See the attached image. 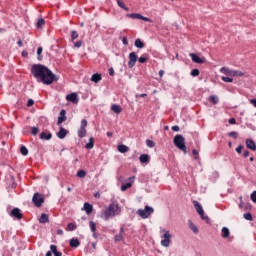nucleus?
Masks as SVG:
<instances>
[{"instance_id": "obj_21", "label": "nucleus", "mask_w": 256, "mask_h": 256, "mask_svg": "<svg viewBox=\"0 0 256 256\" xmlns=\"http://www.w3.org/2000/svg\"><path fill=\"white\" fill-rule=\"evenodd\" d=\"M111 111H113L114 113H116L117 115H119V113H121L123 111V108H121L120 105L118 104H113L111 106Z\"/></svg>"}, {"instance_id": "obj_54", "label": "nucleus", "mask_w": 256, "mask_h": 256, "mask_svg": "<svg viewBox=\"0 0 256 256\" xmlns=\"http://www.w3.org/2000/svg\"><path fill=\"white\" fill-rule=\"evenodd\" d=\"M32 105H35V101H33V99H29L27 102V107H32Z\"/></svg>"}, {"instance_id": "obj_26", "label": "nucleus", "mask_w": 256, "mask_h": 256, "mask_svg": "<svg viewBox=\"0 0 256 256\" xmlns=\"http://www.w3.org/2000/svg\"><path fill=\"white\" fill-rule=\"evenodd\" d=\"M140 163H149V155L147 154H142L139 157Z\"/></svg>"}, {"instance_id": "obj_38", "label": "nucleus", "mask_w": 256, "mask_h": 256, "mask_svg": "<svg viewBox=\"0 0 256 256\" xmlns=\"http://www.w3.org/2000/svg\"><path fill=\"white\" fill-rule=\"evenodd\" d=\"M20 153H21L22 155H24V156H27V155H29V150L27 149V147L21 146V148H20Z\"/></svg>"}, {"instance_id": "obj_55", "label": "nucleus", "mask_w": 256, "mask_h": 256, "mask_svg": "<svg viewBox=\"0 0 256 256\" xmlns=\"http://www.w3.org/2000/svg\"><path fill=\"white\" fill-rule=\"evenodd\" d=\"M242 151H243V146H242V145H239V146L236 148V152H238L239 154H241Z\"/></svg>"}, {"instance_id": "obj_7", "label": "nucleus", "mask_w": 256, "mask_h": 256, "mask_svg": "<svg viewBox=\"0 0 256 256\" xmlns=\"http://www.w3.org/2000/svg\"><path fill=\"white\" fill-rule=\"evenodd\" d=\"M32 202L34 203V205L36 207H41V205H43V203H45V197H43L42 194L35 193L32 198Z\"/></svg>"}, {"instance_id": "obj_36", "label": "nucleus", "mask_w": 256, "mask_h": 256, "mask_svg": "<svg viewBox=\"0 0 256 256\" xmlns=\"http://www.w3.org/2000/svg\"><path fill=\"white\" fill-rule=\"evenodd\" d=\"M79 38V33H77V31L72 30L71 31V41L75 42V39Z\"/></svg>"}, {"instance_id": "obj_35", "label": "nucleus", "mask_w": 256, "mask_h": 256, "mask_svg": "<svg viewBox=\"0 0 256 256\" xmlns=\"http://www.w3.org/2000/svg\"><path fill=\"white\" fill-rule=\"evenodd\" d=\"M229 235H230L229 229L227 227H223L222 228V237L224 239H227V237H229Z\"/></svg>"}, {"instance_id": "obj_5", "label": "nucleus", "mask_w": 256, "mask_h": 256, "mask_svg": "<svg viewBox=\"0 0 256 256\" xmlns=\"http://www.w3.org/2000/svg\"><path fill=\"white\" fill-rule=\"evenodd\" d=\"M161 233H163V235H161L162 247H169V245H171V234L168 230H161Z\"/></svg>"}, {"instance_id": "obj_58", "label": "nucleus", "mask_w": 256, "mask_h": 256, "mask_svg": "<svg viewBox=\"0 0 256 256\" xmlns=\"http://www.w3.org/2000/svg\"><path fill=\"white\" fill-rule=\"evenodd\" d=\"M250 103H251V105H253V107L256 108V99H251Z\"/></svg>"}, {"instance_id": "obj_64", "label": "nucleus", "mask_w": 256, "mask_h": 256, "mask_svg": "<svg viewBox=\"0 0 256 256\" xmlns=\"http://www.w3.org/2000/svg\"><path fill=\"white\" fill-rule=\"evenodd\" d=\"M46 256H53V252H52V251H48V252L46 253Z\"/></svg>"}, {"instance_id": "obj_30", "label": "nucleus", "mask_w": 256, "mask_h": 256, "mask_svg": "<svg viewBox=\"0 0 256 256\" xmlns=\"http://www.w3.org/2000/svg\"><path fill=\"white\" fill-rule=\"evenodd\" d=\"M134 45L138 49H143V47H145V44L143 43V41H141V39H136Z\"/></svg>"}, {"instance_id": "obj_44", "label": "nucleus", "mask_w": 256, "mask_h": 256, "mask_svg": "<svg viewBox=\"0 0 256 256\" xmlns=\"http://www.w3.org/2000/svg\"><path fill=\"white\" fill-rule=\"evenodd\" d=\"M199 69L195 68L191 71L192 77H199Z\"/></svg>"}, {"instance_id": "obj_32", "label": "nucleus", "mask_w": 256, "mask_h": 256, "mask_svg": "<svg viewBox=\"0 0 256 256\" xmlns=\"http://www.w3.org/2000/svg\"><path fill=\"white\" fill-rule=\"evenodd\" d=\"M139 63H147V61H149V55L148 54H144L142 55L140 58H138Z\"/></svg>"}, {"instance_id": "obj_15", "label": "nucleus", "mask_w": 256, "mask_h": 256, "mask_svg": "<svg viewBox=\"0 0 256 256\" xmlns=\"http://www.w3.org/2000/svg\"><path fill=\"white\" fill-rule=\"evenodd\" d=\"M66 111L65 110H61L60 111V116L58 117V125H61V123H65V121H67V116L66 115Z\"/></svg>"}, {"instance_id": "obj_3", "label": "nucleus", "mask_w": 256, "mask_h": 256, "mask_svg": "<svg viewBox=\"0 0 256 256\" xmlns=\"http://www.w3.org/2000/svg\"><path fill=\"white\" fill-rule=\"evenodd\" d=\"M173 143L177 149L183 151V153H187V146L185 145V137H183V135H176L173 139Z\"/></svg>"}, {"instance_id": "obj_57", "label": "nucleus", "mask_w": 256, "mask_h": 256, "mask_svg": "<svg viewBox=\"0 0 256 256\" xmlns=\"http://www.w3.org/2000/svg\"><path fill=\"white\" fill-rule=\"evenodd\" d=\"M122 43H123V45H129V41L127 40V37H124L122 39Z\"/></svg>"}, {"instance_id": "obj_47", "label": "nucleus", "mask_w": 256, "mask_h": 256, "mask_svg": "<svg viewBox=\"0 0 256 256\" xmlns=\"http://www.w3.org/2000/svg\"><path fill=\"white\" fill-rule=\"evenodd\" d=\"M38 133H39V128H37V127L31 128V135H37Z\"/></svg>"}, {"instance_id": "obj_12", "label": "nucleus", "mask_w": 256, "mask_h": 256, "mask_svg": "<svg viewBox=\"0 0 256 256\" xmlns=\"http://www.w3.org/2000/svg\"><path fill=\"white\" fill-rule=\"evenodd\" d=\"M190 57L193 61V63L203 64L205 63V57H199L197 54L191 53Z\"/></svg>"}, {"instance_id": "obj_43", "label": "nucleus", "mask_w": 256, "mask_h": 256, "mask_svg": "<svg viewBox=\"0 0 256 256\" xmlns=\"http://www.w3.org/2000/svg\"><path fill=\"white\" fill-rule=\"evenodd\" d=\"M43 25H45V20L43 18H41L37 22L38 29H41V27H43Z\"/></svg>"}, {"instance_id": "obj_62", "label": "nucleus", "mask_w": 256, "mask_h": 256, "mask_svg": "<svg viewBox=\"0 0 256 256\" xmlns=\"http://www.w3.org/2000/svg\"><path fill=\"white\" fill-rule=\"evenodd\" d=\"M248 156H249V151L245 150L244 154H243V157H248Z\"/></svg>"}, {"instance_id": "obj_28", "label": "nucleus", "mask_w": 256, "mask_h": 256, "mask_svg": "<svg viewBox=\"0 0 256 256\" xmlns=\"http://www.w3.org/2000/svg\"><path fill=\"white\" fill-rule=\"evenodd\" d=\"M86 149H93V147H95V139H93V137H91L89 139V143H87L85 145Z\"/></svg>"}, {"instance_id": "obj_4", "label": "nucleus", "mask_w": 256, "mask_h": 256, "mask_svg": "<svg viewBox=\"0 0 256 256\" xmlns=\"http://www.w3.org/2000/svg\"><path fill=\"white\" fill-rule=\"evenodd\" d=\"M154 211L153 207L145 206L144 209H138L136 213L141 217V219H149V217L153 215Z\"/></svg>"}, {"instance_id": "obj_40", "label": "nucleus", "mask_w": 256, "mask_h": 256, "mask_svg": "<svg viewBox=\"0 0 256 256\" xmlns=\"http://www.w3.org/2000/svg\"><path fill=\"white\" fill-rule=\"evenodd\" d=\"M209 101L210 103L217 105V103H219V98H217V96H210Z\"/></svg>"}, {"instance_id": "obj_53", "label": "nucleus", "mask_w": 256, "mask_h": 256, "mask_svg": "<svg viewBox=\"0 0 256 256\" xmlns=\"http://www.w3.org/2000/svg\"><path fill=\"white\" fill-rule=\"evenodd\" d=\"M228 123H229L230 125H235V124L237 123V120H236L235 118H230V119L228 120Z\"/></svg>"}, {"instance_id": "obj_22", "label": "nucleus", "mask_w": 256, "mask_h": 256, "mask_svg": "<svg viewBox=\"0 0 256 256\" xmlns=\"http://www.w3.org/2000/svg\"><path fill=\"white\" fill-rule=\"evenodd\" d=\"M81 245V242H79V239L77 238H72L70 240V247H74V248H77Z\"/></svg>"}, {"instance_id": "obj_34", "label": "nucleus", "mask_w": 256, "mask_h": 256, "mask_svg": "<svg viewBox=\"0 0 256 256\" xmlns=\"http://www.w3.org/2000/svg\"><path fill=\"white\" fill-rule=\"evenodd\" d=\"M117 5L120 6L121 9H124V11H129V8L125 5V2L121 0H116Z\"/></svg>"}, {"instance_id": "obj_63", "label": "nucleus", "mask_w": 256, "mask_h": 256, "mask_svg": "<svg viewBox=\"0 0 256 256\" xmlns=\"http://www.w3.org/2000/svg\"><path fill=\"white\" fill-rule=\"evenodd\" d=\"M163 75H165V71L160 70V71H159V76H160V77H163Z\"/></svg>"}, {"instance_id": "obj_42", "label": "nucleus", "mask_w": 256, "mask_h": 256, "mask_svg": "<svg viewBox=\"0 0 256 256\" xmlns=\"http://www.w3.org/2000/svg\"><path fill=\"white\" fill-rule=\"evenodd\" d=\"M87 175V172H85V170H79L77 172V177L83 178Z\"/></svg>"}, {"instance_id": "obj_10", "label": "nucleus", "mask_w": 256, "mask_h": 256, "mask_svg": "<svg viewBox=\"0 0 256 256\" xmlns=\"http://www.w3.org/2000/svg\"><path fill=\"white\" fill-rule=\"evenodd\" d=\"M133 183H135V176H131L127 179V183L122 184L121 191L125 192L127 189H131L133 187Z\"/></svg>"}, {"instance_id": "obj_49", "label": "nucleus", "mask_w": 256, "mask_h": 256, "mask_svg": "<svg viewBox=\"0 0 256 256\" xmlns=\"http://www.w3.org/2000/svg\"><path fill=\"white\" fill-rule=\"evenodd\" d=\"M228 135L229 137H233V139H237V137H239V134L235 131L230 132Z\"/></svg>"}, {"instance_id": "obj_33", "label": "nucleus", "mask_w": 256, "mask_h": 256, "mask_svg": "<svg viewBox=\"0 0 256 256\" xmlns=\"http://www.w3.org/2000/svg\"><path fill=\"white\" fill-rule=\"evenodd\" d=\"M189 227H190L191 231H193V233H195V234L199 233V228H197V226L194 223H192L191 221H189Z\"/></svg>"}, {"instance_id": "obj_16", "label": "nucleus", "mask_w": 256, "mask_h": 256, "mask_svg": "<svg viewBox=\"0 0 256 256\" xmlns=\"http://www.w3.org/2000/svg\"><path fill=\"white\" fill-rule=\"evenodd\" d=\"M89 227H90V231H92V233H93V237L95 238V239H97V225L95 224V222H93V221H90L89 222Z\"/></svg>"}, {"instance_id": "obj_59", "label": "nucleus", "mask_w": 256, "mask_h": 256, "mask_svg": "<svg viewBox=\"0 0 256 256\" xmlns=\"http://www.w3.org/2000/svg\"><path fill=\"white\" fill-rule=\"evenodd\" d=\"M41 53H43V48L42 47H39L37 49V55H41Z\"/></svg>"}, {"instance_id": "obj_17", "label": "nucleus", "mask_w": 256, "mask_h": 256, "mask_svg": "<svg viewBox=\"0 0 256 256\" xmlns=\"http://www.w3.org/2000/svg\"><path fill=\"white\" fill-rule=\"evenodd\" d=\"M246 147L248 149H251L252 151H256V144L255 141L251 140V139H247L246 140Z\"/></svg>"}, {"instance_id": "obj_46", "label": "nucleus", "mask_w": 256, "mask_h": 256, "mask_svg": "<svg viewBox=\"0 0 256 256\" xmlns=\"http://www.w3.org/2000/svg\"><path fill=\"white\" fill-rule=\"evenodd\" d=\"M80 128L87 129V119L81 120Z\"/></svg>"}, {"instance_id": "obj_20", "label": "nucleus", "mask_w": 256, "mask_h": 256, "mask_svg": "<svg viewBox=\"0 0 256 256\" xmlns=\"http://www.w3.org/2000/svg\"><path fill=\"white\" fill-rule=\"evenodd\" d=\"M67 133H68L67 130L65 128L61 127L57 136L59 139H65V137H67Z\"/></svg>"}, {"instance_id": "obj_31", "label": "nucleus", "mask_w": 256, "mask_h": 256, "mask_svg": "<svg viewBox=\"0 0 256 256\" xmlns=\"http://www.w3.org/2000/svg\"><path fill=\"white\" fill-rule=\"evenodd\" d=\"M51 137H52L51 133L42 132L40 134V139H45L46 141H49V139H51Z\"/></svg>"}, {"instance_id": "obj_14", "label": "nucleus", "mask_w": 256, "mask_h": 256, "mask_svg": "<svg viewBox=\"0 0 256 256\" xmlns=\"http://www.w3.org/2000/svg\"><path fill=\"white\" fill-rule=\"evenodd\" d=\"M233 71L229 69L228 67H222L220 69V73H222L223 75H226L227 77H233Z\"/></svg>"}, {"instance_id": "obj_37", "label": "nucleus", "mask_w": 256, "mask_h": 256, "mask_svg": "<svg viewBox=\"0 0 256 256\" xmlns=\"http://www.w3.org/2000/svg\"><path fill=\"white\" fill-rule=\"evenodd\" d=\"M244 75H245V73H243L242 71L234 70L232 77H243Z\"/></svg>"}, {"instance_id": "obj_11", "label": "nucleus", "mask_w": 256, "mask_h": 256, "mask_svg": "<svg viewBox=\"0 0 256 256\" xmlns=\"http://www.w3.org/2000/svg\"><path fill=\"white\" fill-rule=\"evenodd\" d=\"M66 99L73 103L74 105H77L79 103V97L77 96V93H71L66 96Z\"/></svg>"}, {"instance_id": "obj_45", "label": "nucleus", "mask_w": 256, "mask_h": 256, "mask_svg": "<svg viewBox=\"0 0 256 256\" xmlns=\"http://www.w3.org/2000/svg\"><path fill=\"white\" fill-rule=\"evenodd\" d=\"M244 219H246L247 221H253V215H251V213H245Z\"/></svg>"}, {"instance_id": "obj_13", "label": "nucleus", "mask_w": 256, "mask_h": 256, "mask_svg": "<svg viewBox=\"0 0 256 256\" xmlns=\"http://www.w3.org/2000/svg\"><path fill=\"white\" fill-rule=\"evenodd\" d=\"M11 217H15V219L21 220L23 219V214L21 213V210L19 208H14L10 212Z\"/></svg>"}, {"instance_id": "obj_9", "label": "nucleus", "mask_w": 256, "mask_h": 256, "mask_svg": "<svg viewBox=\"0 0 256 256\" xmlns=\"http://www.w3.org/2000/svg\"><path fill=\"white\" fill-rule=\"evenodd\" d=\"M127 17H129L130 19H141L142 21H146L147 23H153L151 18L144 17L143 15H141L139 13L127 14Z\"/></svg>"}, {"instance_id": "obj_56", "label": "nucleus", "mask_w": 256, "mask_h": 256, "mask_svg": "<svg viewBox=\"0 0 256 256\" xmlns=\"http://www.w3.org/2000/svg\"><path fill=\"white\" fill-rule=\"evenodd\" d=\"M108 73H109V75H110L111 77H113V75H115V70H114L113 68H110V69L108 70Z\"/></svg>"}, {"instance_id": "obj_25", "label": "nucleus", "mask_w": 256, "mask_h": 256, "mask_svg": "<svg viewBox=\"0 0 256 256\" xmlns=\"http://www.w3.org/2000/svg\"><path fill=\"white\" fill-rule=\"evenodd\" d=\"M39 223H49V215L42 214L39 218Z\"/></svg>"}, {"instance_id": "obj_2", "label": "nucleus", "mask_w": 256, "mask_h": 256, "mask_svg": "<svg viewBox=\"0 0 256 256\" xmlns=\"http://www.w3.org/2000/svg\"><path fill=\"white\" fill-rule=\"evenodd\" d=\"M119 215H121V206H119L118 202H112L101 213V217L104 221H109L110 219H113V217H117Z\"/></svg>"}, {"instance_id": "obj_29", "label": "nucleus", "mask_w": 256, "mask_h": 256, "mask_svg": "<svg viewBox=\"0 0 256 256\" xmlns=\"http://www.w3.org/2000/svg\"><path fill=\"white\" fill-rule=\"evenodd\" d=\"M118 151L119 153H127V151H129V147H127L126 145H118Z\"/></svg>"}, {"instance_id": "obj_60", "label": "nucleus", "mask_w": 256, "mask_h": 256, "mask_svg": "<svg viewBox=\"0 0 256 256\" xmlns=\"http://www.w3.org/2000/svg\"><path fill=\"white\" fill-rule=\"evenodd\" d=\"M172 131H175V132L179 131V126H172Z\"/></svg>"}, {"instance_id": "obj_39", "label": "nucleus", "mask_w": 256, "mask_h": 256, "mask_svg": "<svg viewBox=\"0 0 256 256\" xmlns=\"http://www.w3.org/2000/svg\"><path fill=\"white\" fill-rule=\"evenodd\" d=\"M221 79L224 83H233V78H231V76H222Z\"/></svg>"}, {"instance_id": "obj_48", "label": "nucleus", "mask_w": 256, "mask_h": 256, "mask_svg": "<svg viewBox=\"0 0 256 256\" xmlns=\"http://www.w3.org/2000/svg\"><path fill=\"white\" fill-rule=\"evenodd\" d=\"M146 145L147 147H155V142H153L152 140H146Z\"/></svg>"}, {"instance_id": "obj_23", "label": "nucleus", "mask_w": 256, "mask_h": 256, "mask_svg": "<svg viewBox=\"0 0 256 256\" xmlns=\"http://www.w3.org/2000/svg\"><path fill=\"white\" fill-rule=\"evenodd\" d=\"M50 251L53 253L54 256H63L62 252L57 251V247L55 245L50 246Z\"/></svg>"}, {"instance_id": "obj_1", "label": "nucleus", "mask_w": 256, "mask_h": 256, "mask_svg": "<svg viewBox=\"0 0 256 256\" xmlns=\"http://www.w3.org/2000/svg\"><path fill=\"white\" fill-rule=\"evenodd\" d=\"M31 73L38 82L43 83L44 85H52V83H55V74L44 65H32Z\"/></svg>"}, {"instance_id": "obj_6", "label": "nucleus", "mask_w": 256, "mask_h": 256, "mask_svg": "<svg viewBox=\"0 0 256 256\" xmlns=\"http://www.w3.org/2000/svg\"><path fill=\"white\" fill-rule=\"evenodd\" d=\"M194 207L197 211V213L200 215L201 219H203V221H206L207 223L209 222V217L205 216V211L203 210V206H201V204L198 201H194Z\"/></svg>"}, {"instance_id": "obj_50", "label": "nucleus", "mask_w": 256, "mask_h": 256, "mask_svg": "<svg viewBox=\"0 0 256 256\" xmlns=\"http://www.w3.org/2000/svg\"><path fill=\"white\" fill-rule=\"evenodd\" d=\"M73 43H74V47H76L77 49H79V47H81L83 45V41H81V40L73 42Z\"/></svg>"}, {"instance_id": "obj_27", "label": "nucleus", "mask_w": 256, "mask_h": 256, "mask_svg": "<svg viewBox=\"0 0 256 256\" xmlns=\"http://www.w3.org/2000/svg\"><path fill=\"white\" fill-rule=\"evenodd\" d=\"M86 135H87V129L86 128H79L78 137H80V139H83V137H85Z\"/></svg>"}, {"instance_id": "obj_19", "label": "nucleus", "mask_w": 256, "mask_h": 256, "mask_svg": "<svg viewBox=\"0 0 256 256\" xmlns=\"http://www.w3.org/2000/svg\"><path fill=\"white\" fill-rule=\"evenodd\" d=\"M84 211H86L87 215H91L93 213V205L85 202L84 203Z\"/></svg>"}, {"instance_id": "obj_41", "label": "nucleus", "mask_w": 256, "mask_h": 256, "mask_svg": "<svg viewBox=\"0 0 256 256\" xmlns=\"http://www.w3.org/2000/svg\"><path fill=\"white\" fill-rule=\"evenodd\" d=\"M75 229H77V225H75L74 223H69L67 225V230L68 231H75Z\"/></svg>"}, {"instance_id": "obj_52", "label": "nucleus", "mask_w": 256, "mask_h": 256, "mask_svg": "<svg viewBox=\"0 0 256 256\" xmlns=\"http://www.w3.org/2000/svg\"><path fill=\"white\" fill-rule=\"evenodd\" d=\"M251 201H253V203H256V191H254L251 196H250Z\"/></svg>"}, {"instance_id": "obj_51", "label": "nucleus", "mask_w": 256, "mask_h": 256, "mask_svg": "<svg viewBox=\"0 0 256 256\" xmlns=\"http://www.w3.org/2000/svg\"><path fill=\"white\" fill-rule=\"evenodd\" d=\"M192 154L194 155V159H199V150H193Z\"/></svg>"}, {"instance_id": "obj_18", "label": "nucleus", "mask_w": 256, "mask_h": 256, "mask_svg": "<svg viewBox=\"0 0 256 256\" xmlns=\"http://www.w3.org/2000/svg\"><path fill=\"white\" fill-rule=\"evenodd\" d=\"M123 233H124V230H123V228H122V229H120V233L117 234V235L114 237V241H115L116 243H120V241H125V237H123Z\"/></svg>"}, {"instance_id": "obj_24", "label": "nucleus", "mask_w": 256, "mask_h": 256, "mask_svg": "<svg viewBox=\"0 0 256 256\" xmlns=\"http://www.w3.org/2000/svg\"><path fill=\"white\" fill-rule=\"evenodd\" d=\"M101 79H102V77H101V74H99V73L93 74L91 77V81H93V83H99V81H101Z\"/></svg>"}, {"instance_id": "obj_61", "label": "nucleus", "mask_w": 256, "mask_h": 256, "mask_svg": "<svg viewBox=\"0 0 256 256\" xmlns=\"http://www.w3.org/2000/svg\"><path fill=\"white\" fill-rule=\"evenodd\" d=\"M17 45H18L19 47H22V46H23V41H22V40H18Z\"/></svg>"}, {"instance_id": "obj_8", "label": "nucleus", "mask_w": 256, "mask_h": 256, "mask_svg": "<svg viewBox=\"0 0 256 256\" xmlns=\"http://www.w3.org/2000/svg\"><path fill=\"white\" fill-rule=\"evenodd\" d=\"M128 67L129 69H133V67H135V63H137V59H139V57L137 56V53L135 52H131L128 56Z\"/></svg>"}]
</instances>
